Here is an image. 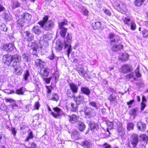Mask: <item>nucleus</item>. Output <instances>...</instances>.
<instances>
[{
    "label": "nucleus",
    "instance_id": "obj_1",
    "mask_svg": "<svg viewBox=\"0 0 148 148\" xmlns=\"http://www.w3.org/2000/svg\"><path fill=\"white\" fill-rule=\"evenodd\" d=\"M48 17L47 16H45L42 20L39 21L38 23L41 27H44L45 29L47 31H50L53 29L55 25L54 22L52 20H49Z\"/></svg>",
    "mask_w": 148,
    "mask_h": 148
},
{
    "label": "nucleus",
    "instance_id": "obj_2",
    "mask_svg": "<svg viewBox=\"0 0 148 148\" xmlns=\"http://www.w3.org/2000/svg\"><path fill=\"white\" fill-rule=\"evenodd\" d=\"M72 39V35L68 33L66 36V40L64 41V47L67 48V55L68 57L69 54L71 51L72 49L71 44Z\"/></svg>",
    "mask_w": 148,
    "mask_h": 148
},
{
    "label": "nucleus",
    "instance_id": "obj_3",
    "mask_svg": "<svg viewBox=\"0 0 148 148\" xmlns=\"http://www.w3.org/2000/svg\"><path fill=\"white\" fill-rule=\"evenodd\" d=\"M67 24V21H64L59 23V27L60 30V35L63 38H65L67 30V29L64 27V26Z\"/></svg>",
    "mask_w": 148,
    "mask_h": 148
},
{
    "label": "nucleus",
    "instance_id": "obj_4",
    "mask_svg": "<svg viewBox=\"0 0 148 148\" xmlns=\"http://www.w3.org/2000/svg\"><path fill=\"white\" fill-rule=\"evenodd\" d=\"M84 110L86 118H90L95 114L94 110L91 108L86 107L85 108Z\"/></svg>",
    "mask_w": 148,
    "mask_h": 148
},
{
    "label": "nucleus",
    "instance_id": "obj_5",
    "mask_svg": "<svg viewBox=\"0 0 148 148\" xmlns=\"http://www.w3.org/2000/svg\"><path fill=\"white\" fill-rule=\"evenodd\" d=\"M130 141L134 147L136 146L139 141L138 134L135 133L132 134L130 138Z\"/></svg>",
    "mask_w": 148,
    "mask_h": 148
},
{
    "label": "nucleus",
    "instance_id": "obj_6",
    "mask_svg": "<svg viewBox=\"0 0 148 148\" xmlns=\"http://www.w3.org/2000/svg\"><path fill=\"white\" fill-rule=\"evenodd\" d=\"M51 71L50 69L48 68L41 69L40 71V74L42 77H47Z\"/></svg>",
    "mask_w": 148,
    "mask_h": 148
},
{
    "label": "nucleus",
    "instance_id": "obj_7",
    "mask_svg": "<svg viewBox=\"0 0 148 148\" xmlns=\"http://www.w3.org/2000/svg\"><path fill=\"white\" fill-rule=\"evenodd\" d=\"M12 61V56L8 54H6L3 56V62L4 64L9 65Z\"/></svg>",
    "mask_w": 148,
    "mask_h": 148
},
{
    "label": "nucleus",
    "instance_id": "obj_8",
    "mask_svg": "<svg viewBox=\"0 0 148 148\" xmlns=\"http://www.w3.org/2000/svg\"><path fill=\"white\" fill-rule=\"evenodd\" d=\"M74 98L75 101L78 105L82 104L84 102L85 98L83 96L81 95H79L76 97L74 96Z\"/></svg>",
    "mask_w": 148,
    "mask_h": 148
},
{
    "label": "nucleus",
    "instance_id": "obj_9",
    "mask_svg": "<svg viewBox=\"0 0 148 148\" xmlns=\"http://www.w3.org/2000/svg\"><path fill=\"white\" fill-rule=\"evenodd\" d=\"M53 110L55 111V112H51V114L55 118H58L61 115L60 114L62 110L58 107L54 108H53Z\"/></svg>",
    "mask_w": 148,
    "mask_h": 148
},
{
    "label": "nucleus",
    "instance_id": "obj_10",
    "mask_svg": "<svg viewBox=\"0 0 148 148\" xmlns=\"http://www.w3.org/2000/svg\"><path fill=\"white\" fill-rule=\"evenodd\" d=\"M15 48L14 45L12 43L8 44H6L4 45L3 49L4 50L6 51L7 52H10L13 51Z\"/></svg>",
    "mask_w": 148,
    "mask_h": 148
},
{
    "label": "nucleus",
    "instance_id": "obj_11",
    "mask_svg": "<svg viewBox=\"0 0 148 148\" xmlns=\"http://www.w3.org/2000/svg\"><path fill=\"white\" fill-rule=\"evenodd\" d=\"M132 70V67L130 65L125 64L122 67L120 71L124 73H125L130 71Z\"/></svg>",
    "mask_w": 148,
    "mask_h": 148
},
{
    "label": "nucleus",
    "instance_id": "obj_12",
    "mask_svg": "<svg viewBox=\"0 0 148 148\" xmlns=\"http://www.w3.org/2000/svg\"><path fill=\"white\" fill-rule=\"evenodd\" d=\"M116 124L117 125L118 132L121 135L124 134V129L123 127L122 123L117 121L116 122Z\"/></svg>",
    "mask_w": 148,
    "mask_h": 148
},
{
    "label": "nucleus",
    "instance_id": "obj_13",
    "mask_svg": "<svg viewBox=\"0 0 148 148\" xmlns=\"http://www.w3.org/2000/svg\"><path fill=\"white\" fill-rule=\"evenodd\" d=\"M35 64L37 68H40L41 69L43 68L45 65V62L40 59H37L35 61Z\"/></svg>",
    "mask_w": 148,
    "mask_h": 148
},
{
    "label": "nucleus",
    "instance_id": "obj_14",
    "mask_svg": "<svg viewBox=\"0 0 148 148\" xmlns=\"http://www.w3.org/2000/svg\"><path fill=\"white\" fill-rule=\"evenodd\" d=\"M12 56V61L16 64L20 62L21 61V55L16 54Z\"/></svg>",
    "mask_w": 148,
    "mask_h": 148
},
{
    "label": "nucleus",
    "instance_id": "obj_15",
    "mask_svg": "<svg viewBox=\"0 0 148 148\" xmlns=\"http://www.w3.org/2000/svg\"><path fill=\"white\" fill-rule=\"evenodd\" d=\"M69 118V121L71 123H76L79 120V117L75 114L68 116Z\"/></svg>",
    "mask_w": 148,
    "mask_h": 148
},
{
    "label": "nucleus",
    "instance_id": "obj_16",
    "mask_svg": "<svg viewBox=\"0 0 148 148\" xmlns=\"http://www.w3.org/2000/svg\"><path fill=\"white\" fill-rule=\"evenodd\" d=\"M92 26L94 29H97L101 27V23L100 22L96 20L92 21Z\"/></svg>",
    "mask_w": 148,
    "mask_h": 148
},
{
    "label": "nucleus",
    "instance_id": "obj_17",
    "mask_svg": "<svg viewBox=\"0 0 148 148\" xmlns=\"http://www.w3.org/2000/svg\"><path fill=\"white\" fill-rule=\"evenodd\" d=\"M70 90L72 91L73 93H76L78 91V87L76 85L73 83H70L69 84Z\"/></svg>",
    "mask_w": 148,
    "mask_h": 148
},
{
    "label": "nucleus",
    "instance_id": "obj_18",
    "mask_svg": "<svg viewBox=\"0 0 148 148\" xmlns=\"http://www.w3.org/2000/svg\"><path fill=\"white\" fill-rule=\"evenodd\" d=\"M137 127L139 130L144 131L146 129V125L141 122H139L137 123Z\"/></svg>",
    "mask_w": 148,
    "mask_h": 148
},
{
    "label": "nucleus",
    "instance_id": "obj_19",
    "mask_svg": "<svg viewBox=\"0 0 148 148\" xmlns=\"http://www.w3.org/2000/svg\"><path fill=\"white\" fill-rule=\"evenodd\" d=\"M32 31L35 34L38 35L40 34L42 32L40 27L38 25L34 26Z\"/></svg>",
    "mask_w": 148,
    "mask_h": 148
},
{
    "label": "nucleus",
    "instance_id": "obj_20",
    "mask_svg": "<svg viewBox=\"0 0 148 148\" xmlns=\"http://www.w3.org/2000/svg\"><path fill=\"white\" fill-rule=\"evenodd\" d=\"M77 69L79 74L80 75L84 76L86 72L84 70V67L82 66L79 65L77 67Z\"/></svg>",
    "mask_w": 148,
    "mask_h": 148
},
{
    "label": "nucleus",
    "instance_id": "obj_21",
    "mask_svg": "<svg viewBox=\"0 0 148 148\" xmlns=\"http://www.w3.org/2000/svg\"><path fill=\"white\" fill-rule=\"evenodd\" d=\"M123 45H114L111 48L112 50L113 51H118L123 48Z\"/></svg>",
    "mask_w": 148,
    "mask_h": 148
},
{
    "label": "nucleus",
    "instance_id": "obj_22",
    "mask_svg": "<svg viewBox=\"0 0 148 148\" xmlns=\"http://www.w3.org/2000/svg\"><path fill=\"white\" fill-rule=\"evenodd\" d=\"M81 91L83 93L88 96L91 92L90 90L87 87H82L80 89Z\"/></svg>",
    "mask_w": 148,
    "mask_h": 148
},
{
    "label": "nucleus",
    "instance_id": "obj_23",
    "mask_svg": "<svg viewBox=\"0 0 148 148\" xmlns=\"http://www.w3.org/2000/svg\"><path fill=\"white\" fill-rule=\"evenodd\" d=\"M109 37L111 42H116V41H118V40L117 39L118 37L114 33L110 34Z\"/></svg>",
    "mask_w": 148,
    "mask_h": 148
},
{
    "label": "nucleus",
    "instance_id": "obj_24",
    "mask_svg": "<svg viewBox=\"0 0 148 148\" xmlns=\"http://www.w3.org/2000/svg\"><path fill=\"white\" fill-rule=\"evenodd\" d=\"M26 38L28 41H31L33 39V35L28 31H26L24 32Z\"/></svg>",
    "mask_w": 148,
    "mask_h": 148
},
{
    "label": "nucleus",
    "instance_id": "obj_25",
    "mask_svg": "<svg viewBox=\"0 0 148 148\" xmlns=\"http://www.w3.org/2000/svg\"><path fill=\"white\" fill-rule=\"evenodd\" d=\"M31 48L33 50V55H35L38 48V45L35 42H32L31 45Z\"/></svg>",
    "mask_w": 148,
    "mask_h": 148
},
{
    "label": "nucleus",
    "instance_id": "obj_26",
    "mask_svg": "<svg viewBox=\"0 0 148 148\" xmlns=\"http://www.w3.org/2000/svg\"><path fill=\"white\" fill-rule=\"evenodd\" d=\"M138 109L137 108H135L131 110L130 111V114L132 116L135 117L137 114Z\"/></svg>",
    "mask_w": 148,
    "mask_h": 148
},
{
    "label": "nucleus",
    "instance_id": "obj_27",
    "mask_svg": "<svg viewBox=\"0 0 148 148\" xmlns=\"http://www.w3.org/2000/svg\"><path fill=\"white\" fill-rule=\"evenodd\" d=\"M108 100L110 101L111 103H113L117 101L116 96L113 94L109 96Z\"/></svg>",
    "mask_w": 148,
    "mask_h": 148
},
{
    "label": "nucleus",
    "instance_id": "obj_28",
    "mask_svg": "<svg viewBox=\"0 0 148 148\" xmlns=\"http://www.w3.org/2000/svg\"><path fill=\"white\" fill-rule=\"evenodd\" d=\"M91 144L90 142L86 140L83 141L82 143V145L84 147L86 148H90L91 146Z\"/></svg>",
    "mask_w": 148,
    "mask_h": 148
},
{
    "label": "nucleus",
    "instance_id": "obj_29",
    "mask_svg": "<svg viewBox=\"0 0 148 148\" xmlns=\"http://www.w3.org/2000/svg\"><path fill=\"white\" fill-rule=\"evenodd\" d=\"M78 127L80 131H82L85 130L86 126L84 123L82 122H79L78 123Z\"/></svg>",
    "mask_w": 148,
    "mask_h": 148
},
{
    "label": "nucleus",
    "instance_id": "obj_30",
    "mask_svg": "<svg viewBox=\"0 0 148 148\" xmlns=\"http://www.w3.org/2000/svg\"><path fill=\"white\" fill-rule=\"evenodd\" d=\"M129 56L127 53H121L120 56V58L123 61L127 60Z\"/></svg>",
    "mask_w": 148,
    "mask_h": 148
},
{
    "label": "nucleus",
    "instance_id": "obj_31",
    "mask_svg": "<svg viewBox=\"0 0 148 148\" xmlns=\"http://www.w3.org/2000/svg\"><path fill=\"white\" fill-rule=\"evenodd\" d=\"M22 17L23 18L28 21L31 19L32 16L29 13H25L22 15Z\"/></svg>",
    "mask_w": 148,
    "mask_h": 148
},
{
    "label": "nucleus",
    "instance_id": "obj_32",
    "mask_svg": "<svg viewBox=\"0 0 148 148\" xmlns=\"http://www.w3.org/2000/svg\"><path fill=\"white\" fill-rule=\"evenodd\" d=\"M90 128L91 130H97L98 127V124L95 123V122H92L91 123V124H90Z\"/></svg>",
    "mask_w": 148,
    "mask_h": 148
},
{
    "label": "nucleus",
    "instance_id": "obj_33",
    "mask_svg": "<svg viewBox=\"0 0 148 148\" xmlns=\"http://www.w3.org/2000/svg\"><path fill=\"white\" fill-rule=\"evenodd\" d=\"M50 99L53 101H57L59 99L58 95L56 93H53Z\"/></svg>",
    "mask_w": 148,
    "mask_h": 148
},
{
    "label": "nucleus",
    "instance_id": "obj_34",
    "mask_svg": "<svg viewBox=\"0 0 148 148\" xmlns=\"http://www.w3.org/2000/svg\"><path fill=\"white\" fill-rule=\"evenodd\" d=\"M146 0H135V5L136 6H140Z\"/></svg>",
    "mask_w": 148,
    "mask_h": 148
},
{
    "label": "nucleus",
    "instance_id": "obj_35",
    "mask_svg": "<svg viewBox=\"0 0 148 148\" xmlns=\"http://www.w3.org/2000/svg\"><path fill=\"white\" fill-rule=\"evenodd\" d=\"M134 124L132 122L129 123H127V129L128 130H132L134 129Z\"/></svg>",
    "mask_w": 148,
    "mask_h": 148
},
{
    "label": "nucleus",
    "instance_id": "obj_36",
    "mask_svg": "<svg viewBox=\"0 0 148 148\" xmlns=\"http://www.w3.org/2000/svg\"><path fill=\"white\" fill-rule=\"evenodd\" d=\"M123 20L124 23L127 25L128 26L130 25V24L131 22V21H133L131 20L130 18L127 17L124 18Z\"/></svg>",
    "mask_w": 148,
    "mask_h": 148
},
{
    "label": "nucleus",
    "instance_id": "obj_37",
    "mask_svg": "<svg viewBox=\"0 0 148 148\" xmlns=\"http://www.w3.org/2000/svg\"><path fill=\"white\" fill-rule=\"evenodd\" d=\"M128 26L130 27L131 29L133 30H134L136 29V24L133 21H131V22L130 24V25Z\"/></svg>",
    "mask_w": 148,
    "mask_h": 148
},
{
    "label": "nucleus",
    "instance_id": "obj_38",
    "mask_svg": "<svg viewBox=\"0 0 148 148\" xmlns=\"http://www.w3.org/2000/svg\"><path fill=\"white\" fill-rule=\"evenodd\" d=\"M114 122L116 123L115 122H110V121H108L107 122V126L110 129H112L113 128Z\"/></svg>",
    "mask_w": 148,
    "mask_h": 148
},
{
    "label": "nucleus",
    "instance_id": "obj_39",
    "mask_svg": "<svg viewBox=\"0 0 148 148\" xmlns=\"http://www.w3.org/2000/svg\"><path fill=\"white\" fill-rule=\"evenodd\" d=\"M77 104L71 103V107L72 110L73 111H75L77 109L78 106Z\"/></svg>",
    "mask_w": 148,
    "mask_h": 148
},
{
    "label": "nucleus",
    "instance_id": "obj_40",
    "mask_svg": "<svg viewBox=\"0 0 148 148\" xmlns=\"http://www.w3.org/2000/svg\"><path fill=\"white\" fill-rule=\"evenodd\" d=\"M63 47V45L61 43L57 42L56 44V49L61 50L62 49Z\"/></svg>",
    "mask_w": 148,
    "mask_h": 148
},
{
    "label": "nucleus",
    "instance_id": "obj_41",
    "mask_svg": "<svg viewBox=\"0 0 148 148\" xmlns=\"http://www.w3.org/2000/svg\"><path fill=\"white\" fill-rule=\"evenodd\" d=\"M30 75L29 71L27 70L25 71L23 75V79L25 80H27V77Z\"/></svg>",
    "mask_w": 148,
    "mask_h": 148
},
{
    "label": "nucleus",
    "instance_id": "obj_42",
    "mask_svg": "<svg viewBox=\"0 0 148 148\" xmlns=\"http://www.w3.org/2000/svg\"><path fill=\"white\" fill-rule=\"evenodd\" d=\"M11 6H12V8L14 9L16 8L19 6L20 4L16 1H14L12 3Z\"/></svg>",
    "mask_w": 148,
    "mask_h": 148
},
{
    "label": "nucleus",
    "instance_id": "obj_43",
    "mask_svg": "<svg viewBox=\"0 0 148 148\" xmlns=\"http://www.w3.org/2000/svg\"><path fill=\"white\" fill-rule=\"evenodd\" d=\"M89 104L94 107L96 109H97L99 108V107L97 106V104L95 101H89Z\"/></svg>",
    "mask_w": 148,
    "mask_h": 148
},
{
    "label": "nucleus",
    "instance_id": "obj_44",
    "mask_svg": "<svg viewBox=\"0 0 148 148\" xmlns=\"http://www.w3.org/2000/svg\"><path fill=\"white\" fill-rule=\"evenodd\" d=\"M66 93L68 97H73V94H75L73 93L72 91L70 89L67 90V91L66 92Z\"/></svg>",
    "mask_w": 148,
    "mask_h": 148
},
{
    "label": "nucleus",
    "instance_id": "obj_45",
    "mask_svg": "<svg viewBox=\"0 0 148 148\" xmlns=\"http://www.w3.org/2000/svg\"><path fill=\"white\" fill-rule=\"evenodd\" d=\"M139 68L138 66L137 67L135 71V73L136 76L138 78H139L141 76V74L139 71Z\"/></svg>",
    "mask_w": 148,
    "mask_h": 148
},
{
    "label": "nucleus",
    "instance_id": "obj_46",
    "mask_svg": "<svg viewBox=\"0 0 148 148\" xmlns=\"http://www.w3.org/2000/svg\"><path fill=\"white\" fill-rule=\"evenodd\" d=\"M141 32L144 37H147L148 36V31L147 30L144 29Z\"/></svg>",
    "mask_w": 148,
    "mask_h": 148
},
{
    "label": "nucleus",
    "instance_id": "obj_47",
    "mask_svg": "<svg viewBox=\"0 0 148 148\" xmlns=\"http://www.w3.org/2000/svg\"><path fill=\"white\" fill-rule=\"evenodd\" d=\"M22 57L23 60L26 62H28L29 60L28 54L27 53H25L22 55Z\"/></svg>",
    "mask_w": 148,
    "mask_h": 148
},
{
    "label": "nucleus",
    "instance_id": "obj_48",
    "mask_svg": "<svg viewBox=\"0 0 148 148\" xmlns=\"http://www.w3.org/2000/svg\"><path fill=\"white\" fill-rule=\"evenodd\" d=\"M23 88V87H22L19 89L16 90V93L18 95H23L24 94V92L22 91Z\"/></svg>",
    "mask_w": 148,
    "mask_h": 148
},
{
    "label": "nucleus",
    "instance_id": "obj_49",
    "mask_svg": "<svg viewBox=\"0 0 148 148\" xmlns=\"http://www.w3.org/2000/svg\"><path fill=\"white\" fill-rule=\"evenodd\" d=\"M44 39H46V40H49L51 38V34L50 33H47L43 36Z\"/></svg>",
    "mask_w": 148,
    "mask_h": 148
},
{
    "label": "nucleus",
    "instance_id": "obj_50",
    "mask_svg": "<svg viewBox=\"0 0 148 148\" xmlns=\"http://www.w3.org/2000/svg\"><path fill=\"white\" fill-rule=\"evenodd\" d=\"M33 137V136L32 132V131H31L30 133L29 134L28 136H27V137L25 139V140L26 141H28L29 139L32 138Z\"/></svg>",
    "mask_w": 148,
    "mask_h": 148
},
{
    "label": "nucleus",
    "instance_id": "obj_51",
    "mask_svg": "<svg viewBox=\"0 0 148 148\" xmlns=\"http://www.w3.org/2000/svg\"><path fill=\"white\" fill-rule=\"evenodd\" d=\"M140 137L141 138V140H147L148 139L147 136L145 134H142Z\"/></svg>",
    "mask_w": 148,
    "mask_h": 148
},
{
    "label": "nucleus",
    "instance_id": "obj_52",
    "mask_svg": "<svg viewBox=\"0 0 148 148\" xmlns=\"http://www.w3.org/2000/svg\"><path fill=\"white\" fill-rule=\"evenodd\" d=\"M36 145L33 142H31L29 143L28 148H36Z\"/></svg>",
    "mask_w": 148,
    "mask_h": 148
},
{
    "label": "nucleus",
    "instance_id": "obj_53",
    "mask_svg": "<svg viewBox=\"0 0 148 148\" xmlns=\"http://www.w3.org/2000/svg\"><path fill=\"white\" fill-rule=\"evenodd\" d=\"M134 100L132 99L130 100V101L127 102V104L129 106V108H130L132 107V103L134 102Z\"/></svg>",
    "mask_w": 148,
    "mask_h": 148
},
{
    "label": "nucleus",
    "instance_id": "obj_54",
    "mask_svg": "<svg viewBox=\"0 0 148 148\" xmlns=\"http://www.w3.org/2000/svg\"><path fill=\"white\" fill-rule=\"evenodd\" d=\"M102 146L103 148H111V145L106 143L104 144Z\"/></svg>",
    "mask_w": 148,
    "mask_h": 148
},
{
    "label": "nucleus",
    "instance_id": "obj_55",
    "mask_svg": "<svg viewBox=\"0 0 148 148\" xmlns=\"http://www.w3.org/2000/svg\"><path fill=\"white\" fill-rule=\"evenodd\" d=\"M40 106L39 103L38 101L36 102L34 105V106L36 108V109L37 110L39 109V107Z\"/></svg>",
    "mask_w": 148,
    "mask_h": 148
},
{
    "label": "nucleus",
    "instance_id": "obj_56",
    "mask_svg": "<svg viewBox=\"0 0 148 148\" xmlns=\"http://www.w3.org/2000/svg\"><path fill=\"white\" fill-rule=\"evenodd\" d=\"M11 130L12 132L11 133L13 134V136H14L16 135V130L15 129L14 127H12L11 129Z\"/></svg>",
    "mask_w": 148,
    "mask_h": 148
},
{
    "label": "nucleus",
    "instance_id": "obj_57",
    "mask_svg": "<svg viewBox=\"0 0 148 148\" xmlns=\"http://www.w3.org/2000/svg\"><path fill=\"white\" fill-rule=\"evenodd\" d=\"M51 78V77H50L49 78H43V80L44 81L46 82V83L47 84H49L50 82Z\"/></svg>",
    "mask_w": 148,
    "mask_h": 148
},
{
    "label": "nucleus",
    "instance_id": "obj_58",
    "mask_svg": "<svg viewBox=\"0 0 148 148\" xmlns=\"http://www.w3.org/2000/svg\"><path fill=\"white\" fill-rule=\"evenodd\" d=\"M134 73H132L129 74L126 77L128 79H130L134 77Z\"/></svg>",
    "mask_w": 148,
    "mask_h": 148
},
{
    "label": "nucleus",
    "instance_id": "obj_59",
    "mask_svg": "<svg viewBox=\"0 0 148 148\" xmlns=\"http://www.w3.org/2000/svg\"><path fill=\"white\" fill-rule=\"evenodd\" d=\"M5 101L7 102H10V103L13 102L14 101V99L10 98L5 99Z\"/></svg>",
    "mask_w": 148,
    "mask_h": 148
},
{
    "label": "nucleus",
    "instance_id": "obj_60",
    "mask_svg": "<svg viewBox=\"0 0 148 148\" xmlns=\"http://www.w3.org/2000/svg\"><path fill=\"white\" fill-rule=\"evenodd\" d=\"M83 14L86 15H87L88 14V11L86 9H84L82 10Z\"/></svg>",
    "mask_w": 148,
    "mask_h": 148
},
{
    "label": "nucleus",
    "instance_id": "obj_61",
    "mask_svg": "<svg viewBox=\"0 0 148 148\" xmlns=\"http://www.w3.org/2000/svg\"><path fill=\"white\" fill-rule=\"evenodd\" d=\"M141 110H144L146 106L145 104L144 103L142 102L141 104Z\"/></svg>",
    "mask_w": 148,
    "mask_h": 148
},
{
    "label": "nucleus",
    "instance_id": "obj_62",
    "mask_svg": "<svg viewBox=\"0 0 148 148\" xmlns=\"http://www.w3.org/2000/svg\"><path fill=\"white\" fill-rule=\"evenodd\" d=\"M5 138V135H4L3 134L0 135V140H1V139H3V140H4Z\"/></svg>",
    "mask_w": 148,
    "mask_h": 148
},
{
    "label": "nucleus",
    "instance_id": "obj_63",
    "mask_svg": "<svg viewBox=\"0 0 148 148\" xmlns=\"http://www.w3.org/2000/svg\"><path fill=\"white\" fill-rule=\"evenodd\" d=\"M105 13L107 14V15L110 16L111 15V13L110 12V11L107 10H105L104 11Z\"/></svg>",
    "mask_w": 148,
    "mask_h": 148
},
{
    "label": "nucleus",
    "instance_id": "obj_64",
    "mask_svg": "<svg viewBox=\"0 0 148 148\" xmlns=\"http://www.w3.org/2000/svg\"><path fill=\"white\" fill-rule=\"evenodd\" d=\"M78 133V132L77 130H74L73 132H72V135L74 136L77 135Z\"/></svg>",
    "mask_w": 148,
    "mask_h": 148
}]
</instances>
